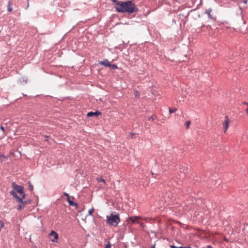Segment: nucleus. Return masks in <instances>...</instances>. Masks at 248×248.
I'll list each match as a JSON object with an SVG mask.
<instances>
[{
    "mask_svg": "<svg viewBox=\"0 0 248 248\" xmlns=\"http://www.w3.org/2000/svg\"><path fill=\"white\" fill-rule=\"evenodd\" d=\"M100 114H101V112L98 111H96V112H94L91 111L87 113V116L88 117H90L93 116H97Z\"/></svg>",
    "mask_w": 248,
    "mask_h": 248,
    "instance_id": "obj_8",
    "label": "nucleus"
},
{
    "mask_svg": "<svg viewBox=\"0 0 248 248\" xmlns=\"http://www.w3.org/2000/svg\"><path fill=\"white\" fill-rule=\"evenodd\" d=\"M63 195L65 196H66L67 197V198H68V197H69V196L68 195V194L66 193H63Z\"/></svg>",
    "mask_w": 248,
    "mask_h": 248,
    "instance_id": "obj_25",
    "label": "nucleus"
},
{
    "mask_svg": "<svg viewBox=\"0 0 248 248\" xmlns=\"http://www.w3.org/2000/svg\"><path fill=\"white\" fill-rule=\"evenodd\" d=\"M107 221L109 225L116 227L120 222V219L118 215L111 214L110 216H107Z\"/></svg>",
    "mask_w": 248,
    "mask_h": 248,
    "instance_id": "obj_2",
    "label": "nucleus"
},
{
    "mask_svg": "<svg viewBox=\"0 0 248 248\" xmlns=\"http://www.w3.org/2000/svg\"><path fill=\"white\" fill-rule=\"evenodd\" d=\"M149 120H152V121H154V116H151V117L149 118Z\"/></svg>",
    "mask_w": 248,
    "mask_h": 248,
    "instance_id": "obj_26",
    "label": "nucleus"
},
{
    "mask_svg": "<svg viewBox=\"0 0 248 248\" xmlns=\"http://www.w3.org/2000/svg\"><path fill=\"white\" fill-rule=\"evenodd\" d=\"M99 63L105 66H109L110 65L109 62L107 60H104L103 61L99 62Z\"/></svg>",
    "mask_w": 248,
    "mask_h": 248,
    "instance_id": "obj_9",
    "label": "nucleus"
},
{
    "mask_svg": "<svg viewBox=\"0 0 248 248\" xmlns=\"http://www.w3.org/2000/svg\"><path fill=\"white\" fill-rule=\"evenodd\" d=\"M0 129L4 131V127L3 126H0Z\"/></svg>",
    "mask_w": 248,
    "mask_h": 248,
    "instance_id": "obj_28",
    "label": "nucleus"
},
{
    "mask_svg": "<svg viewBox=\"0 0 248 248\" xmlns=\"http://www.w3.org/2000/svg\"><path fill=\"white\" fill-rule=\"evenodd\" d=\"M176 110V109H172L171 108H169V112L170 113L174 112Z\"/></svg>",
    "mask_w": 248,
    "mask_h": 248,
    "instance_id": "obj_19",
    "label": "nucleus"
},
{
    "mask_svg": "<svg viewBox=\"0 0 248 248\" xmlns=\"http://www.w3.org/2000/svg\"><path fill=\"white\" fill-rule=\"evenodd\" d=\"M170 248H177V247L174 246H173V245H170Z\"/></svg>",
    "mask_w": 248,
    "mask_h": 248,
    "instance_id": "obj_27",
    "label": "nucleus"
},
{
    "mask_svg": "<svg viewBox=\"0 0 248 248\" xmlns=\"http://www.w3.org/2000/svg\"><path fill=\"white\" fill-rule=\"evenodd\" d=\"M29 188L31 191H33V186L31 184L30 182H29Z\"/></svg>",
    "mask_w": 248,
    "mask_h": 248,
    "instance_id": "obj_16",
    "label": "nucleus"
},
{
    "mask_svg": "<svg viewBox=\"0 0 248 248\" xmlns=\"http://www.w3.org/2000/svg\"><path fill=\"white\" fill-rule=\"evenodd\" d=\"M183 248V247H177V248Z\"/></svg>",
    "mask_w": 248,
    "mask_h": 248,
    "instance_id": "obj_32",
    "label": "nucleus"
},
{
    "mask_svg": "<svg viewBox=\"0 0 248 248\" xmlns=\"http://www.w3.org/2000/svg\"><path fill=\"white\" fill-rule=\"evenodd\" d=\"M112 1L116 3V5H117L118 2H120V1H118V0H112Z\"/></svg>",
    "mask_w": 248,
    "mask_h": 248,
    "instance_id": "obj_24",
    "label": "nucleus"
},
{
    "mask_svg": "<svg viewBox=\"0 0 248 248\" xmlns=\"http://www.w3.org/2000/svg\"><path fill=\"white\" fill-rule=\"evenodd\" d=\"M140 93H139V92H138V91H137L136 92L135 95H136V96H137V97H139V96H140Z\"/></svg>",
    "mask_w": 248,
    "mask_h": 248,
    "instance_id": "obj_22",
    "label": "nucleus"
},
{
    "mask_svg": "<svg viewBox=\"0 0 248 248\" xmlns=\"http://www.w3.org/2000/svg\"><path fill=\"white\" fill-rule=\"evenodd\" d=\"M229 123V119L228 116H226L225 121L223 123V129H224V131L225 132L227 131V130L228 128Z\"/></svg>",
    "mask_w": 248,
    "mask_h": 248,
    "instance_id": "obj_6",
    "label": "nucleus"
},
{
    "mask_svg": "<svg viewBox=\"0 0 248 248\" xmlns=\"http://www.w3.org/2000/svg\"><path fill=\"white\" fill-rule=\"evenodd\" d=\"M139 224H140V226L141 227H142V228H144L145 225L143 223L140 222V223H139Z\"/></svg>",
    "mask_w": 248,
    "mask_h": 248,
    "instance_id": "obj_21",
    "label": "nucleus"
},
{
    "mask_svg": "<svg viewBox=\"0 0 248 248\" xmlns=\"http://www.w3.org/2000/svg\"><path fill=\"white\" fill-rule=\"evenodd\" d=\"M244 104L248 106V108H247L246 111L247 113L248 114V103L245 102Z\"/></svg>",
    "mask_w": 248,
    "mask_h": 248,
    "instance_id": "obj_23",
    "label": "nucleus"
},
{
    "mask_svg": "<svg viewBox=\"0 0 248 248\" xmlns=\"http://www.w3.org/2000/svg\"><path fill=\"white\" fill-rule=\"evenodd\" d=\"M190 124V121H186V122L185 126H186V129H188L189 128Z\"/></svg>",
    "mask_w": 248,
    "mask_h": 248,
    "instance_id": "obj_14",
    "label": "nucleus"
},
{
    "mask_svg": "<svg viewBox=\"0 0 248 248\" xmlns=\"http://www.w3.org/2000/svg\"><path fill=\"white\" fill-rule=\"evenodd\" d=\"M155 248V245H154L153 246H152L151 248Z\"/></svg>",
    "mask_w": 248,
    "mask_h": 248,
    "instance_id": "obj_31",
    "label": "nucleus"
},
{
    "mask_svg": "<svg viewBox=\"0 0 248 248\" xmlns=\"http://www.w3.org/2000/svg\"><path fill=\"white\" fill-rule=\"evenodd\" d=\"M109 67H111L112 69H116L118 68V66L116 64H110Z\"/></svg>",
    "mask_w": 248,
    "mask_h": 248,
    "instance_id": "obj_17",
    "label": "nucleus"
},
{
    "mask_svg": "<svg viewBox=\"0 0 248 248\" xmlns=\"http://www.w3.org/2000/svg\"><path fill=\"white\" fill-rule=\"evenodd\" d=\"M10 193L13 197H15L16 201L19 202V204L17 205V207L18 210H21L28 203L26 201H23V199L22 198H20L17 196L15 191L12 190L10 192Z\"/></svg>",
    "mask_w": 248,
    "mask_h": 248,
    "instance_id": "obj_3",
    "label": "nucleus"
},
{
    "mask_svg": "<svg viewBox=\"0 0 248 248\" xmlns=\"http://www.w3.org/2000/svg\"><path fill=\"white\" fill-rule=\"evenodd\" d=\"M13 10V8L12 7V2L11 1H9L8 4V11L11 12Z\"/></svg>",
    "mask_w": 248,
    "mask_h": 248,
    "instance_id": "obj_11",
    "label": "nucleus"
},
{
    "mask_svg": "<svg viewBox=\"0 0 248 248\" xmlns=\"http://www.w3.org/2000/svg\"><path fill=\"white\" fill-rule=\"evenodd\" d=\"M67 201L69 203V204L71 206H76V207L78 206V204L76 202H73V201H71L70 199V197H68L67 198Z\"/></svg>",
    "mask_w": 248,
    "mask_h": 248,
    "instance_id": "obj_10",
    "label": "nucleus"
},
{
    "mask_svg": "<svg viewBox=\"0 0 248 248\" xmlns=\"http://www.w3.org/2000/svg\"><path fill=\"white\" fill-rule=\"evenodd\" d=\"M93 212H94V208L93 207L90 210H89V211L88 212V215H89V216L92 215Z\"/></svg>",
    "mask_w": 248,
    "mask_h": 248,
    "instance_id": "obj_15",
    "label": "nucleus"
},
{
    "mask_svg": "<svg viewBox=\"0 0 248 248\" xmlns=\"http://www.w3.org/2000/svg\"><path fill=\"white\" fill-rule=\"evenodd\" d=\"M115 8L116 11L119 13L132 14L138 11V8L133 0L118 2L117 6Z\"/></svg>",
    "mask_w": 248,
    "mask_h": 248,
    "instance_id": "obj_1",
    "label": "nucleus"
},
{
    "mask_svg": "<svg viewBox=\"0 0 248 248\" xmlns=\"http://www.w3.org/2000/svg\"><path fill=\"white\" fill-rule=\"evenodd\" d=\"M50 236H54V239H52V241L53 242H57V240L59 238V235L57 233H56L55 231H52L50 233Z\"/></svg>",
    "mask_w": 248,
    "mask_h": 248,
    "instance_id": "obj_7",
    "label": "nucleus"
},
{
    "mask_svg": "<svg viewBox=\"0 0 248 248\" xmlns=\"http://www.w3.org/2000/svg\"><path fill=\"white\" fill-rule=\"evenodd\" d=\"M2 157L5 158V157L3 155H0V160H1V158H2Z\"/></svg>",
    "mask_w": 248,
    "mask_h": 248,
    "instance_id": "obj_29",
    "label": "nucleus"
},
{
    "mask_svg": "<svg viewBox=\"0 0 248 248\" xmlns=\"http://www.w3.org/2000/svg\"><path fill=\"white\" fill-rule=\"evenodd\" d=\"M212 11V10L211 9H208L206 11V13L207 14L208 17L210 18H212V15L211 14V12Z\"/></svg>",
    "mask_w": 248,
    "mask_h": 248,
    "instance_id": "obj_12",
    "label": "nucleus"
},
{
    "mask_svg": "<svg viewBox=\"0 0 248 248\" xmlns=\"http://www.w3.org/2000/svg\"><path fill=\"white\" fill-rule=\"evenodd\" d=\"M206 248H212V247L211 246H207Z\"/></svg>",
    "mask_w": 248,
    "mask_h": 248,
    "instance_id": "obj_30",
    "label": "nucleus"
},
{
    "mask_svg": "<svg viewBox=\"0 0 248 248\" xmlns=\"http://www.w3.org/2000/svg\"><path fill=\"white\" fill-rule=\"evenodd\" d=\"M141 219H143V220L145 221L146 222H149L150 220H151V217H142Z\"/></svg>",
    "mask_w": 248,
    "mask_h": 248,
    "instance_id": "obj_13",
    "label": "nucleus"
},
{
    "mask_svg": "<svg viewBox=\"0 0 248 248\" xmlns=\"http://www.w3.org/2000/svg\"><path fill=\"white\" fill-rule=\"evenodd\" d=\"M97 180L98 182H101L104 183V184L106 183L105 180L102 178H97Z\"/></svg>",
    "mask_w": 248,
    "mask_h": 248,
    "instance_id": "obj_18",
    "label": "nucleus"
},
{
    "mask_svg": "<svg viewBox=\"0 0 248 248\" xmlns=\"http://www.w3.org/2000/svg\"><path fill=\"white\" fill-rule=\"evenodd\" d=\"M14 189L17 192L20 194L21 198L25 199L26 197V194L23 191V187L18 186L15 182H13L12 185Z\"/></svg>",
    "mask_w": 248,
    "mask_h": 248,
    "instance_id": "obj_4",
    "label": "nucleus"
},
{
    "mask_svg": "<svg viewBox=\"0 0 248 248\" xmlns=\"http://www.w3.org/2000/svg\"><path fill=\"white\" fill-rule=\"evenodd\" d=\"M142 218L140 216H134V217H129L127 220L126 221L130 223V222L131 223H140V222L139 221L140 219H141Z\"/></svg>",
    "mask_w": 248,
    "mask_h": 248,
    "instance_id": "obj_5",
    "label": "nucleus"
},
{
    "mask_svg": "<svg viewBox=\"0 0 248 248\" xmlns=\"http://www.w3.org/2000/svg\"><path fill=\"white\" fill-rule=\"evenodd\" d=\"M111 245L110 244V242H108L107 245H106L104 248H111Z\"/></svg>",
    "mask_w": 248,
    "mask_h": 248,
    "instance_id": "obj_20",
    "label": "nucleus"
}]
</instances>
